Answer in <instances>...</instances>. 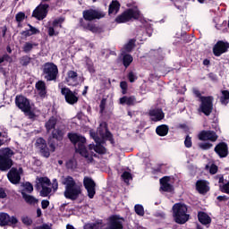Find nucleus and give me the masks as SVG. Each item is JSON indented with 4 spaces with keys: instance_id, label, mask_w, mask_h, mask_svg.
Returning a JSON list of instances; mask_svg holds the SVG:
<instances>
[{
    "instance_id": "32",
    "label": "nucleus",
    "mask_w": 229,
    "mask_h": 229,
    "mask_svg": "<svg viewBox=\"0 0 229 229\" xmlns=\"http://www.w3.org/2000/svg\"><path fill=\"white\" fill-rule=\"evenodd\" d=\"M120 9L121 4H119L118 1H112V3L109 4L108 13L109 15H112V13H117Z\"/></svg>"
},
{
    "instance_id": "39",
    "label": "nucleus",
    "mask_w": 229,
    "mask_h": 229,
    "mask_svg": "<svg viewBox=\"0 0 229 229\" xmlns=\"http://www.w3.org/2000/svg\"><path fill=\"white\" fill-rule=\"evenodd\" d=\"M50 192H53V189L47 186H43L40 191V196H42L43 198H47Z\"/></svg>"
},
{
    "instance_id": "49",
    "label": "nucleus",
    "mask_w": 229,
    "mask_h": 229,
    "mask_svg": "<svg viewBox=\"0 0 229 229\" xmlns=\"http://www.w3.org/2000/svg\"><path fill=\"white\" fill-rule=\"evenodd\" d=\"M122 178L125 183H128V182H130V180H131V178H132L131 173L127 172V171L123 172L122 174Z\"/></svg>"
},
{
    "instance_id": "59",
    "label": "nucleus",
    "mask_w": 229,
    "mask_h": 229,
    "mask_svg": "<svg viewBox=\"0 0 229 229\" xmlns=\"http://www.w3.org/2000/svg\"><path fill=\"white\" fill-rule=\"evenodd\" d=\"M193 94L195 97L199 98V101H201V98H207L201 95V92L198 89H193Z\"/></svg>"
},
{
    "instance_id": "45",
    "label": "nucleus",
    "mask_w": 229,
    "mask_h": 229,
    "mask_svg": "<svg viewBox=\"0 0 229 229\" xmlns=\"http://www.w3.org/2000/svg\"><path fill=\"white\" fill-rule=\"evenodd\" d=\"M135 213L138 216H144V207L140 204H137L134 206Z\"/></svg>"
},
{
    "instance_id": "56",
    "label": "nucleus",
    "mask_w": 229,
    "mask_h": 229,
    "mask_svg": "<svg viewBox=\"0 0 229 229\" xmlns=\"http://www.w3.org/2000/svg\"><path fill=\"white\" fill-rule=\"evenodd\" d=\"M86 65L89 72H90L91 74H94V72H96V69L94 68V64L87 63Z\"/></svg>"
},
{
    "instance_id": "40",
    "label": "nucleus",
    "mask_w": 229,
    "mask_h": 229,
    "mask_svg": "<svg viewBox=\"0 0 229 229\" xmlns=\"http://www.w3.org/2000/svg\"><path fill=\"white\" fill-rule=\"evenodd\" d=\"M94 151H96V153H98V155H106V148H105L101 144H98V145L94 147Z\"/></svg>"
},
{
    "instance_id": "16",
    "label": "nucleus",
    "mask_w": 229,
    "mask_h": 229,
    "mask_svg": "<svg viewBox=\"0 0 229 229\" xmlns=\"http://www.w3.org/2000/svg\"><path fill=\"white\" fill-rule=\"evenodd\" d=\"M123 221H124V218L121 217L119 215L109 216L107 229H124Z\"/></svg>"
},
{
    "instance_id": "54",
    "label": "nucleus",
    "mask_w": 229,
    "mask_h": 229,
    "mask_svg": "<svg viewBox=\"0 0 229 229\" xmlns=\"http://www.w3.org/2000/svg\"><path fill=\"white\" fill-rule=\"evenodd\" d=\"M217 171H219V168L216 164H212L210 168H209V173L210 174H216Z\"/></svg>"
},
{
    "instance_id": "26",
    "label": "nucleus",
    "mask_w": 229,
    "mask_h": 229,
    "mask_svg": "<svg viewBox=\"0 0 229 229\" xmlns=\"http://www.w3.org/2000/svg\"><path fill=\"white\" fill-rule=\"evenodd\" d=\"M21 194L25 203H27V205L35 206L38 204V199L35 198L32 195L27 194L26 191H24V190H21Z\"/></svg>"
},
{
    "instance_id": "47",
    "label": "nucleus",
    "mask_w": 229,
    "mask_h": 229,
    "mask_svg": "<svg viewBox=\"0 0 229 229\" xmlns=\"http://www.w3.org/2000/svg\"><path fill=\"white\" fill-rule=\"evenodd\" d=\"M24 187V192H28L29 194H31L33 192V184L31 182H27L23 184Z\"/></svg>"
},
{
    "instance_id": "4",
    "label": "nucleus",
    "mask_w": 229,
    "mask_h": 229,
    "mask_svg": "<svg viewBox=\"0 0 229 229\" xmlns=\"http://www.w3.org/2000/svg\"><path fill=\"white\" fill-rule=\"evenodd\" d=\"M15 155V152L10 148H0V171H8L12 169L13 165V160L12 157Z\"/></svg>"
},
{
    "instance_id": "36",
    "label": "nucleus",
    "mask_w": 229,
    "mask_h": 229,
    "mask_svg": "<svg viewBox=\"0 0 229 229\" xmlns=\"http://www.w3.org/2000/svg\"><path fill=\"white\" fill-rule=\"evenodd\" d=\"M88 31H91V33H103V28L94 24L90 23L89 26H88Z\"/></svg>"
},
{
    "instance_id": "20",
    "label": "nucleus",
    "mask_w": 229,
    "mask_h": 229,
    "mask_svg": "<svg viewBox=\"0 0 229 229\" xmlns=\"http://www.w3.org/2000/svg\"><path fill=\"white\" fill-rule=\"evenodd\" d=\"M219 158H226L228 157V144L226 142L218 143L214 149Z\"/></svg>"
},
{
    "instance_id": "46",
    "label": "nucleus",
    "mask_w": 229,
    "mask_h": 229,
    "mask_svg": "<svg viewBox=\"0 0 229 229\" xmlns=\"http://www.w3.org/2000/svg\"><path fill=\"white\" fill-rule=\"evenodd\" d=\"M120 88L123 96L128 94V82H126V81H123L120 82Z\"/></svg>"
},
{
    "instance_id": "22",
    "label": "nucleus",
    "mask_w": 229,
    "mask_h": 229,
    "mask_svg": "<svg viewBox=\"0 0 229 229\" xmlns=\"http://www.w3.org/2000/svg\"><path fill=\"white\" fill-rule=\"evenodd\" d=\"M65 133H67L65 127L60 126L55 129H53L51 137L52 139H55V140H58L60 142L64 140V137L65 136Z\"/></svg>"
},
{
    "instance_id": "43",
    "label": "nucleus",
    "mask_w": 229,
    "mask_h": 229,
    "mask_svg": "<svg viewBox=\"0 0 229 229\" xmlns=\"http://www.w3.org/2000/svg\"><path fill=\"white\" fill-rule=\"evenodd\" d=\"M21 223L25 225V226H31L33 225V219L28 216H21Z\"/></svg>"
},
{
    "instance_id": "42",
    "label": "nucleus",
    "mask_w": 229,
    "mask_h": 229,
    "mask_svg": "<svg viewBox=\"0 0 229 229\" xmlns=\"http://www.w3.org/2000/svg\"><path fill=\"white\" fill-rule=\"evenodd\" d=\"M64 21H65V18L64 17L57 18L53 21L52 25L54 28H57V26L62 28V24H64Z\"/></svg>"
},
{
    "instance_id": "12",
    "label": "nucleus",
    "mask_w": 229,
    "mask_h": 229,
    "mask_svg": "<svg viewBox=\"0 0 229 229\" xmlns=\"http://www.w3.org/2000/svg\"><path fill=\"white\" fill-rule=\"evenodd\" d=\"M61 94L64 96V99L68 105H76L79 101L78 93L72 92V90L67 87L61 89Z\"/></svg>"
},
{
    "instance_id": "17",
    "label": "nucleus",
    "mask_w": 229,
    "mask_h": 229,
    "mask_svg": "<svg viewBox=\"0 0 229 229\" xmlns=\"http://www.w3.org/2000/svg\"><path fill=\"white\" fill-rule=\"evenodd\" d=\"M199 140H210V142H216L217 140L218 136L217 133L214 131H201L198 135Z\"/></svg>"
},
{
    "instance_id": "53",
    "label": "nucleus",
    "mask_w": 229,
    "mask_h": 229,
    "mask_svg": "<svg viewBox=\"0 0 229 229\" xmlns=\"http://www.w3.org/2000/svg\"><path fill=\"white\" fill-rule=\"evenodd\" d=\"M48 36L50 37H58L59 32L58 31H55V27H48Z\"/></svg>"
},
{
    "instance_id": "21",
    "label": "nucleus",
    "mask_w": 229,
    "mask_h": 229,
    "mask_svg": "<svg viewBox=\"0 0 229 229\" xmlns=\"http://www.w3.org/2000/svg\"><path fill=\"white\" fill-rule=\"evenodd\" d=\"M148 115L151 117V121H153V123H158V121H162V119L165 117V114L162 108L150 109Z\"/></svg>"
},
{
    "instance_id": "9",
    "label": "nucleus",
    "mask_w": 229,
    "mask_h": 229,
    "mask_svg": "<svg viewBox=\"0 0 229 229\" xmlns=\"http://www.w3.org/2000/svg\"><path fill=\"white\" fill-rule=\"evenodd\" d=\"M49 12L48 4H39L32 13V17L38 21H44Z\"/></svg>"
},
{
    "instance_id": "52",
    "label": "nucleus",
    "mask_w": 229,
    "mask_h": 229,
    "mask_svg": "<svg viewBox=\"0 0 229 229\" xmlns=\"http://www.w3.org/2000/svg\"><path fill=\"white\" fill-rule=\"evenodd\" d=\"M29 26V30L30 31V35H38V33H40V30L35 27H33V25L31 24H28Z\"/></svg>"
},
{
    "instance_id": "35",
    "label": "nucleus",
    "mask_w": 229,
    "mask_h": 229,
    "mask_svg": "<svg viewBox=\"0 0 229 229\" xmlns=\"http://www.w3.org/2000/svg\"><path fill=\"white\" fill-rule=\"evenodd\" d=\"M38 43H31V42H25L22 47L23 53H31L33 51V47H37Z\"/></svg>"
},
{
    "instance_id": "28",
    "label": "nucleus",
    "mask_w": 229,
    "mask_h": 229,
    "mask_svg": "<svg viewBox=\"0 0 229 229\" xmlns=\"http://www.w3.org/2000/svg\"><path fill=\"white\" fill-rule=\"evenodd\" d=\"M196 189L199 194H207L209 191L208 186L207 185V181L205 180L197 181Z\"/></svg>"
},
{
    "instance_id": "2",
    "label": "nucleus",
    "mask_w": 229,
    "mask_h": 229,
    "mask_svg": "<svg viewBox=\"0 0 229 229\" xmlns=\"http://www.w3.org/2000/svg\"><path fill=\"white\" fill-rule=\"evenodd\" d=\"M69 140L73 144L75 147L76 153H79L84 158H89V150H87V147H85V142H87V139L76 132H69L67 134Z\"/></svg>"
},
{
    "instance_id": "25",
    "label": "nucleus",
    "mask_w": 229,
    "mask_h": 229,
    "mask_svg": "<svg viewBox=\"0 0 229 229\" xmlns=\"http://www.w3.org/2000/svg\"><path fill=\"white\" fill-rule=\"evenodd\" d=\"M36 89L38 92L39 98L42 99L47 96V87L46 86V82L44 81H38L36 82Z\"/></svg>"
},
{
    "instance_id": "24",
    "label": "nucleus",
    "mask_w": 229,
    "mask_h": 229,
    "mask_svg": "<svg viewBox=\"0 0 229 229\" xmlns=\"http://www.w3.org/2000/svg\"><path fill=\"white\" fill-rule=\"evenodd\" d=\"M51 185V179H49L47 176L45 177H37L36 178V189L38 191L42 187H50Z\"/></svg>"
},
{
    "instance_id": "30",
    "label": "nucleus",
    "mask_w": 229,
    "mask_h": 229,
    "mask_svg": "<svg viewBox=\"0 0 229 229\" xmlns=\"http://www.w3.org/2000/svg\"><path fill=\"white\" fill-rule=\"evenodd\" d=\"M136 101H137V98H135V96H131V97L123 96L120 98V105H127V106H133Z\"/></svg>"
},
{
    "instance_id": "15",
    "label": "nucleus",
    "mask_w": 229,
    "mask_h": 229,
    "mask_svg": "<svg viewBox=\"0 0 229 229\" xmlns=\"http://www.w3.org/2000/svg\"><path fill=\"white\" fill-rule=\"evenodd\" d=\"M228 41L218 40L213 47V55L214 56H221V55L228 53Z\"/></svg>"
},
{
    "instance_id": "31",
    "label": "nucleus",
    "mask_w": 229,
    "mask_h": 229,
    "mask_svg": "<svg viewBox=\"0 0 229 229\" xmlns=\"http://www.w3.org/2000/svg\"><path fill=\"white\" fill-rule=\"evenodd\" d=\"M156 133L159 135V137H165L169 133V126L165 124L159 125L156 128Z\"/></svg>"
},
{
    "instance_id": "60",
    "label": "nucleus",
    "mask_w": 229,
    "mask_h": 229,
    "mask_svg": "<svg viewBox=\"0 0 229 229\" xmlns=\"http://www.w3.org/2000/svg\"><path fill=\"white\" fill-rule=\"evenodd\" d=\"M51 185L54 192H56L58 191V180L53 179Z\"/></svg>"
},
{
    "instance_id": "27",
    "label": "nucleus",
    "mask_w": 229,
    "mask_h": 229,
    "mask_svg": "<svg viewBox=\"0 0 229 229\" xmlns=\"http://www.w3.org/2000/svg\"><path fill=\"white\" fill-rule=\"evenodd\" d=\"M198 219L201 225H207L212 223V218L204 211L198 212Z\"/></svg>"
},
{
    "instance_id": "23",
    "label": "nucleus",
    "mask_w": 229,
    "mask_h": 229,
    "mask_svg": "<svg viewBox=\"0 0 229 229\" xmlns=\"http://www.w3.org/2000/svg\"><path fill=\"white\" fill-rule=\"evenodd\" d=\"M119 60L122 62L123 67L128 69V67H130L133 63V56L126 52H122L119 55Z\"/></svg>"
},
{
    "instance_id": "11",
    "label": "nucleus",
    "mask_w": 229,
    "mask_h": 229,
    "mask_svg": "<svg viewBox=\"0 0 229 229\" xmlns=\"http://www.w3.org/2000/svg\"><path fill=\"white\" fill-rule=\"evenodd\" d=\"M82 17L84 21L92 22V21H96V19L98 20L103 19V17H105V13L96 9H87L82 12Z\"/></svg>"
},
{
    "instance_id": "6",
    "label": "nucleus",
    "mask_w": 229,
    "mask_h": 229,
    "mask_svg": "<svg viewBox=\"0 0 229 229\" xmlns=\"http://www.w3.org/2000/svg\"><path fill=\"white\" fill-rule=\"evenodd\" d=\"M42 74L47 81H56L58 79V66L54 63H45Z\"/></svg>"
},
{
    "instance_id": "41",
    "label": "nucleus",
    "mask_w": 229,
    "mask_h": 229,
    "mask_svg": "<svg viewBox=\"0 0 229 229\" xmlns=\"http://www.w3.org/2000/svg\"><path fill=\"white\" fill-rule=\"evenodd\" d=\"M99 225H103V221L89 224L84 226V229H101Z\"/></svg>"
},
{
    "instance_id": "13",
    "label": "nucleus",
    "mask_w": 229,
    "mask_h": 229,
    "mask_svg": "<svg viewBox=\"0 0 229 229\" xmlns=\"http://www.w3.org/2000/svg\"><path fill=\"white\" fill-rule=\"evenodd\" d=\"M35 147L39 150L41 157H44L45 158H49V157H51V151H49L47 142L44 140V138H38Z\"/></svg>"
},
{
    "instance_id": "51",
    "label": "nucleus",
    "mask_w": 229,
    "mask_h": 229,
    "mask_svg": "<svg viewBox=\"0 0 229 229\" xmlns=\"http://www.w3.org/2000/svg\"><path fill=\"white\" fill-rule=\"evenodd\" d=\"M184 146L185 148H192V138L187 135L184 140Z\"/></svg>"
},
{
    "instance_id": "63",
    "label": "nucleus",
    "mask_w": 229,
    "mask_h": 229,
    "mask_svg": "<svg viewBox=\"0 0 229 229\" xmlns=\"http://www.w3.org/2000/svg\"><path fill=\"white\" fill-rule=\"evenodd\" d=\"M66 167L67 169H74V159H69L66 162Z\"/></svg>"
},
{
    "instance_id": "19",
    "label": "nucleus",
    "mask_w": 229,
    "mask_h": 229,
    "mask_svg": "<svg viewBox=\"0 0 229 229\" xmlns=\"http://www.w3.org/2000/svg\"><path fill=\"white\" fill-rule=\"evenodd\" d=\"M171 177L170 176H164L159 180L160 188L159 191L162 192H173L174 191V186L171 183Z\"/></svg>"
},
{
    "instance_id": "38",
    "label": "nucleus",
    "mask_w": 229,
    "mask_h": 229,
    "mask_svg": "<svg viewBox=\"0 0 229 229\" xmlns=\"http://www.w3.org/2000/svg\"><path fill=\"white\" fill-rule=\"evenodd\" d=\"M69 80H72V81H78V72H74L72 70L68 71L66 81H69Z\"/></svg>"
},
{
    "instance_id": "50",
    "label": "nucleus",
    "mask_w": 229,
    "mask_h": 229,
    "mask_svg": "<svg viewBox=\"0 0 229 229\" xmlns=\"http://www.w3.org/2000/svg\"><path fill=\"white\" fill-rule=\"evenodd\" d=\"M89 24H90V22H87L85 21V19L80 18V20H79V26H81V28H83V30H89Z\"/></svg>"
},
{
    "instance_id": "37",
    "label": "nucleus",
    "mask_w": 229,
    "mask_h": 229,
    "mask_svg": "<svg viewBox=\"0 0 229 229\" xmlns=\"http://www.w3.org/2000/svg\"><path fill=\"white\" fill-rule=\"evenodd\" d=\"M221 94H222V96L220 98V101H221L222 105H228L229 91L228 90H222Z\"/></svg>"
},
{
    "instance_id": "1",
    "label": "nucleus",
    "mask_w": 229,
    "mask_h": 229,
    "mask_svg": "<svg viewBox=\"0 0 229 229\" xmlns=\"http://www.w3.org/2000/svg\"><path fill=\"white\" fill-rule=\"evenodd\" d=\"M64 197L66 199H72V201H75L80 198V194H81V184H76V181L72 176H67L64 179Z\"/></svg>"
},
{
    "instance_id": "34",
    "label": "nucleus",
    "mask_w": 229,
    "mask_h": 229,
    "mask_svg": "<svg viewBox=\"0 0 229 229\" xmlns=\"http://www.w3.org/2000/svg\"><path fill=\"white\" fill-rule=\"evenodd\" d=\"M106 140H108L110 144L114 146L115 144V140H114V134L108 130V124L106 123V133L103 136Z\"/></svg>"
},
{
    "instance_id": "57",
    "label": "nucleus",
    "mask_w": 229,
    "mask_h": 229,
    "mask_svg": "<svg viewBox=\"0 0 229 229\" xmlns=\"http://www.w3.org/2000/svg\"><path fill=\"white\" fill-rule=\"evenodd\" d=\"M106 107V98H102L99 105L100 112L101 113L105 112Z\"/></svg>"
},
{
    "instance_id": "8",
    "label": "nucleus",
    "mask_w": 229,
    "mask_h": 229,
    "mask_svg": "<svg viewBox=\"0 0 229 229\" xmlns=\"http://www.w3.org/2000/svg\"><path fill=\"white\" fill-rule=\"evenodd\" d=\"M19 225V218L15 216H9L8 213H0V226H10L11 228H17Z\"/></svg>"
},
{
    "instance_id": "18",
    "label": "nucleus",
    "mask_w": 229,
    "mask_h": 229,
    "mask_svg": "<svg viewBox=\"0 0 229 229\" xmlns=\"http://www.w3.org/2000/svg\"><path fill=\"white\" fill-rule=\"evenodd\" d=\"M21 173H22V168H19V171L17 168L13 167L9 173L7 174V178L11 183H13L14 185H17L21 182Z\"/></svg>"
},
{
    "instance_id": "29",
    "label": "nucleus",
    "mask_w": 229,
    "mask_h": 229,
    "mask_svg": "<svg viewBox=\"0 0 229 229\" xmlns=\"http://www.w3.org/2000/svg\"><path fill=\"white\" fill-rule=\"evenodd\" d=\"M58 123V118L55 115L51 116L48 121L45 123V128L47 131H51V130H55L56 128V124Z\"/></svg>"
},
{
    "instance_id": "3",
    "label": "nucleus",
    "mask_w": 229,
    "mask_h": 229,
    "mask_svg": "<svg viewBox=\"0 0 229 229\" xmlns=\"http://www.w3.org/2000/svg\"><path fill=\"white\" fill-rule=\"evenodd\" d=\"M172 209L174 221L177 225H185L189 221L191 215L187 214L189 208L185 203H175Z\"/></svg>"
},
{
    "instance_id": "7",
    "label": "nucleus",
    "mask_w": 229,
    "mask_h": 229,
    "mask_svg": "<svg viewBox=\"0 0 229 229\" xmlns=\"http://www.w3.org/2000/svg\"><path fill=\"white\" fill-rule=\"evenodd\" d=\"M199 103L200 105L198 112H200V114H204L206 117H208L214 110V97L208 96L207 98H201Z\"/></svg>"
},
{
    "instance_id": "62",
    "label": "nucleus",
    "mask_w": 229,
    "mask_h": 229,
    "mask_svg": "<svg viewBox=\"0 0 229 229\" xmlns=\"http://www.w3.org/2000/svg\"><path fill=\"white\" fill-rule=\"evenodd\" d=\"M30 58L28 57V56H23V57L21 58V65H23V66L28 65V64H30Z\"/></svg>"
},
{
    "instance_id": "61",
    "label": "nucleus",
    "mask_w": 229,
    "mask_h": 229,
    "mask_svg": "<svg viewBox=\"0 0 229 229\" xmlns=\"http://www.w3.org/2000/svg\"><path fill=\"white\" fill-rule=\"evenodd\" d=\"M212 143H200L199 144V148L201 149L207 150V149H210V148H212Z\"/></svg>"
},
{
    "instance_id": "5",
    "label": "nucleus",
    "mask_w": 229,
    "mask_h": 229,
    "mask_svg": "<svg viewBox=\"0 0 229 229\" xmlns=\"http://www.w3.org/2000/svg\"><path fill=\"white\" fill-rule=\"evenodd\" d=\"M131 19H134V21H139V19H140V12L131 8L127 9L123 13L119 14L115 18L114 21L117 24H124L126 22H130Z\"/></svg>"
},
{
    "instance_id": "64",
    "label": "nucleus",
    "mask_w": 229,
    "mask_h": 229,
    "mask_svg": "<svg viewBox=\"0 0 229 229\" xmlns=\"http://www.w3.org/2000/svg\"><path fill=\"white\" fill-rule=\"evenodd\" d=\"M47 207H49V200L43 199L41 201V208H43V210H46V208H47Z\"/></svg>"
},
{
    "instance_id": "14",
    "label": "nucleus",
    "mask_w": 229,
    "mask_h": 229,
    "mask_svg": "<svg viewBox=\"0 0 229 229\" xmlns=\"http://www.w3.org/2000/svg\"><path fill=\"white\" fill-rule=\"evenodd\" d=\"M83 186L88 192V198L94 199L96 196V182L90 177L85 176L83 179Z\"/></svg>"
},
{
    "instance_id": "33",
    "label": "nucleus",
    "mask_w": 229,
    "mask_h": 229,
    "mask_svg": "<svg viewBox=\"0 0 229 229\" xmlns=\"http://www.w3.org/2000/svg\"><path fill=\"white\" fill-rule=\"evenodd\" d=\"M135 42H137V40L135 38H131L124 45L123 49L125 53H131L133 49H135Z\"/></svg>"
},
{
    "instance_id": "48",
    "label": "nucleus",
    "mask_w": 229,
    "mask_h": 229,
    "mask_svg": "<svg viewBox=\"0 0 229 229\" xmlns=\"http://www.w3.org/2000/svg\"><path fill=\"white\" fill-rule=\"evenodd\" d=\"M127 78H128L130 83H135V81H137V80L139 79L137 74H135V72H130L127 74Z\"/></svg>"
},
{
    "instance_id": "58",
    "label": "nucleus",
    "mask_w": 229,
    "mask_h": 229,
    "mask_svg": "<svg viewBox=\"0 0 229 229\" xmlns=\"http://www.w3.org/2000/svg\"><path fill=\"white\" fill-rule=\"evenodd\" d=\"M2 58L4 62H8L9 64H12V62H13V58H12V56H10L8 54H4L2 55Z\"/></svg>"
},
{
    "instance_id": "44",
    "label": "nucleus",
    "mask_w": 229,
    "mask_h": 229,
    "mask_svg": "<svg viewBox=\"0 0 229 229\" xmlns=\"http://www.w3.org/2000/svg\"><path fill=\"white\" fill-rule=\"evenodd\" d=\"M25 19H26V13H24V12H19L15 15L16 22H23Z\"/></svg>"
},
{
    "instance_id": "55",
    "label": "nucleus",
    "mask_w": 229,
    "mask_h": 229,
    "mask_svg": "<svg viewBox=\"0 0 229 229\" xmlns=\"http://www.w3.org/2000/svg\"><path fill=\"white\" fill-rule=\"evenodd\" d=\"M48 145L50 148V151L52 153H55V151L56 149V146L55 145V141L51 138L48 140Z\"/></svg>"
},
{
    "instance_id": "10",
    "label": "nucleus",
    "mask_w": 229,
    "mask_h": 229,
    "mask_svg": "<svg viewBox=\"0 0 229 229\" xmlns=\"http://www.w3.org/2000/svg\"><path fill=\"white\" fill-rule=\"evenodd\" d=\"M15 105L20 110H21V112H24L25 114L31 112V105L30 104V99L22 95L16 96Z\"/></svg>"
}]
</instances>
